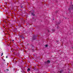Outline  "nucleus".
I'll return each instance as SVG.
<instances>
[{"mask_svg":"<svg viewBox=\"0 0 73 73\" xmlns=\"http://www.w3.org/2000/svg\"><path fill=\"white\" fill-rule=\"evenodd\" d=\"M50 62V61L49 60H48L46 62H45V64H48V63L49 64Z\"/></svg>","mask_w":73,"mask_h":73,"instance_id":"nucleus-1","label":"nucleus"},{"mask_svg":"<svg viewBox=\"0 0 73 73\" xmlns=\"http://www.w3.org/2000/svg\"><path fill=\"white\" fill-rule=\"evenodd\" d=\"M70 9H72L73 10V5H70V8L68 9L69 10H70Z\"/></svg>","mask_w":73,"mask_h":73,"instance_id":"nucleus-2","label":"nucleus"},{"mask_svg":"<svg viewBox=\"0 0 73 73\" xmlns=\"http://www.w3.org/2000/svg\"><path fill=\"white\" fill-rule=\"evenodd\" d=\"M36 38V36H33L32 38V40H35Z\"/></svg>","mask_w":73,"mask_h":73,"instance_id":"nucleus-3","label":"nucleus"},{"mask_svg":"<svg viewBox=\"0 0 73 73\" xmlns=\"http://www.w3.org/2000/svg\"><path fill=\"white\" fill-rule=\"evenodd\" d=\"M56 25H58V24H59L60 23V21H59V22H56Z\"/></svg>","mask_w":73,"mask_h":73,"instance_id":"nucleus-4","label":"nucleus"},{"mask_svg":"<svg viewBox=\"0 0 73 73\" xmlns=\"http://www.w3.org/2000/svg\"><path fill=\"white\" fill-rule=\"evenodd\" d=\"M20 37L21 38H23V39L24 38V37L23 36L21 35L20 36Z\"/></svg>","mask_w":73,"mask_h":73,"instance_id":"nucleus-5","label":"nucleus"},{"mask_svg":"<svg viewBox=\"0 0 73 73\" xmlns=\"http://www.w3.org/2000/svg\"><path fill=\"white\" fill-rule=\"evenodd\" d=\"M31 15H33V16H35V14H34V12L31 13Z\"/></svg>","mask_w":73,"mask_h":73,"instance_id":"nucleus-6","label":"nucleus"},{"mask_svg":"<svg viewBox=\"0 0 73 73\" xmlns=\"http://www.w3.org/2000/svg\"><path fill=\"white\" fill-rule=\"evenodd\" d=\"M27 72H29V71H30V69L29 68H28L27 69Z\"/></svg>","mask_w":73,"mask_h":73,"instance_id":"nucleus-7","label":"nucleus"},{"mask_svg":"<svg viewBox=\"0 0 73 73\" xmlns=\"http://www.w3.org/2000/svg\"><path fill=\"white\" fill-rule=\"evenodd\" d=\"M48 45H45V46L46 47H48Z\"/></svg>","mask_w":73,"mask_h":73,"instance_id":"nucleus-8","label":"nucleus"},{"mask_svg":"<svg viewBox=\"0 0 73 73\" xmlns=\"http://www.w3.org/2000/svg\"><path fill=\"white\" fill-rule=\"evenodd\" d=\"M19 27H21V25H19Z\"/></svg>","mask_w":73,"mask_h":73,"instance_id":"nucleus-9","label":"nucleus"},{"mask_svg":"<svg viewBox=\"0 0 73 73\" xmlns=\"http://www.w3.org/2000/svg\"><path fill=\"white\" fill-rule=\"evenodd\" d=\"M3 53H2V54H1V56H3Z\"/></svg>","mask_w":73,"mask_h":73,"instance_id":"nucleus-10","label":"nucleus"},{"mask_svg":"<svg viewBox=\"0 0 73 73\" xmlns=\"http://www.w3.org/2000/svg\"><path fill=\"white\" fill-rule=\"evenodd\" d=\"M6 58H8V56H6Z\"/></svg>","mask_w":73,"mask_h":73,"instance_id":"nucleus-11","label":"nucleus"},{"mask_svg":"<svg viewBox=\"0 0 73 73\" xmlns=\"http://www.w3.org/2000/svg\"><path fill=\"white\" fill-rule=\"evenodd\" d=\"M56 42H58V40H57V41H56Z\"/></svg>","mask_w":73,"mask_h":73,"instance_id":"nucleus-12","label":"nucleus"},{"mask_svg":"<svg viewBox=\"0 0 73 73\" xmlns=\"http://www.w3.org/2000/svg\"><path fill=\"white\" fill-rule=\"evenodd\" d=\"M6 70H8V71H9V70L7 69Z\"/></svg>","mask_w":73,"mask_h":73,"instance_id":"nucleus-13","label":"nucleus"},{"mask_svg":"<svg viewBox=\"0 0 73 73\" xmlns=\"http://www.w3.org/2000/svg\"><path fill=\"white\" fill-rule=\"evenodd\" d=\"M48 32H49V30H48Z\"/></svg>","mask_w":73,"mask_h":73,"instance_id":"nucleus-14","label":"nucleus"},{"mask_svg":"<svg viewBox=\"0 0 73 73\" xmlns=\"http://www.w3.org/2000/svg\"><path fill=\"white\" fill-rule=\"evenodd\" d=\"M21 8H23V6H21Z\"/></svg>","mask_w":73,"mask_h":73,"instance_id":"nucleus-15","label":"nucleus"},{"mask_svg":"<svg viewBox=\"0 0 73 73\" xmlns=\"http://www.w3.org/2000/svg\"><path fill=\"white\" fill-rule=\"evenodd\" d=\"M4 61H5V59H4Z\"/></svg>","mask_w":73,"mask_h":73,"instance_id":"nucleus-16","label":"nucleus"},{"mask_svg":"<svg viewBox=\"0 0 73 73\" xmlns=\"http://www.w3.org/2000/svg\"><path fill=\"white\" fill-rule=\"evenodd\" d=\"M14 41V40H13V41Z\"/></svg>","mask_w":73,"mask_h":73,"instance_id":"nucleus-17","label":"nucleus"},{"mask_svg":"<svg viewBox=\"0 0 73 73\" xmlns=\"http://www.w3.org/2000/svg\"><path fill=\"white\" fill-rule=\"evenodd\" d=\"M3 28H5V27H4V26H3Z\"/></svg>","mask_w":73,"mask_h":73,"instance_id":"nucleus-18","label":"nucleus"},{"mask_svg":"<svg viewBox=\"0 0 73 73\" xmlns=\"http://www.w3.org/2000/svg\"><path fill=\"white\" fill-rule=\"evenodd\" d=\"M5 23H6V22L5 21Z\"/></svg>","mask_w":73,"mask_h":73,"instance_id":"nucleus-19","label":"nucleus"},{"mask_svg":"<svg viewBox=\"0 0 73 73\" xmlns=\"http://www.w3.org/2000/svg\"><path fill=\"white\" fill-rule=\"evenodd\" d=\"M33 27H35V26H34Z\"/></svg>","mask_w":73,"mask_h":73,"instance_id":"nucleus-20","label":"nucleus"},{"mask_svg":"<svg viewBox=\"0 0 73 73\" xmlns=\"http://www.w3.org/2000/svg\"><path fill=\"white\" fill-rule=\"evenodd\" d=\"M72 48H73V47H72Z\"/></svg>","mask_w":73,"mask_h":73,"instance_id":"nucleus-21","label":"nucleus"}]
</instances>
